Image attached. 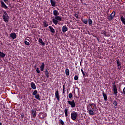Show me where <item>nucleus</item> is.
<instances>
[{"mask_svg": "<svg viewBox=\"0 0 125 125\" xmlns=\"http://www.w3.org/2000/svg\"><path fill=\"white\" fill-rule=\"evenodd\" d=\"M30 86L31 88H32V89H34V90H35L37 88V87L36 86V84H35V83L34 82H31Z\"/></svg>", "mask_w": 125, "mask_h": 125, "instance_id": "obj_13", "label": "nucleus"}, {"mask_svg": "<svg viewBox=\"0 0 125 125\" xmlns=\"http://www.w3.org/2000/svg\"><path fill=\"white\" fill-rule=\"evenodd\" d=\"M77 116H78V113L76 111H74L71 113V119L73 120V121L76 120V119H77Z\"/></svg>", "mask_w": 125, "mask_h": 125, "instance_id": "obj_5", "label": "nucleus"}, {"mask_svg": "<svg viewBox=\"0 0 125 125\" xmlns=\"http://www.w3.org/2000/svg\"><path fill=\"white\" fill-rule=\"evenodd\" d=\"M25 117V115L24 113H22L21 115V118L22 119V120H24L23 118Z\"/></svg>", "mask_w": 125, "mask_h": 125, "instance_id": "obj_38", "label": "nucleus"}, {"mask_svg": "<svg viewBox=\"0 0 125 125\" xmlns=\"http://www.w3.org/2000/svg\"><path fill=\"white\" fill-rule=\"evenodd\" d=\"M40 119H44V114L43 113H40L39 114Z\"/></svg>", "mask_w": 125, "mask_h": 125, "instance_id": "obj_26", "label": "nucleus"}, {"mask_svg": "<svg viewBox=\"0 0 125 125\" xmlns=\"http://www.w3.org/2000/svg\"><path fill=\"white\" fill-rule=\"evenodd\" d=\"M44 73L47 78H49V72H48V70H47V69H45Z\"/></svg>", "mask_w": 125, "mask_h": 125, "instance_id": "obj_20", "label": "nucleus"}, {"mask_svg": "<svg viewBox=\"0 0 125 125\" xmlns=\"http://www.w3.org/2000/svg\"><path fill=\"white\" fill-rule=\"evenodd\" d=\"M80 66L82 65V61L80 62Z\"/></svg>", "mask_w": 125, "mask_h": 125, "instance_id": "obj_46", "label": "nucleus"}, {"mask_svg": "<svg viewBox=\"0 0 125 125\" xmlns=\"http://www.w3.org/2000/svg\"><path fill=\"white\" fill-rule=\"evenodd\" d=\"M44 68H45V64H44V63L43 62L40 66V70L42 71H44Z\"/></svg>", "mask_w": 125, "mask_h": 125, "instance_id": "obj_15", "label": "nucleus"}, {"mask_svg": "<svg viewBox=\"0 0 125 125\" xmlns=\"http://www.w3.org/2000/svg\"><path fill=\"white\" fill-rule=\"evenodd\" d=\"M69 105L71 106V108H75L76 107V103H75V100H73L72 101H67Z\"/></svg>", "mask_w": 125, "mask_h": 125, "instance_id": "obj_6", "label": "nucleus"}, {"mask_svg": "<svg viewBox=\"0 0 125 125\" xmlns=\"http://www.w3.org/2000/svg\"><path fill=\"white\" fill-rule=\"evenodd\" d=\"M120 20L122 24H123V25H125V14L124 17L123 16L120 17Z\"/></svg>", "mask_w": 125, "mask_h": 125, "instance_id": "obj_12", "label": "nucleus"}, {"mask_svg": "<svg viewBox=\"0 0 125 125\" xmlns=\"http://www.w3.org/2000/svg\"><path fill=\"white\" fill-rule=\"evenodd\" d=\"M68 108H65L64 110V113L65 114V117H68Z\"/></svg>", "mask_w": 125, "mask_h": 125, "instance_id": "obj_31", "label": "nucleus"}, {"mask_svg": "<svg viewBox=\"0 0 125 125\" xmlns=\"http://www.w3.org/2000/svg\"><path fill=\"white\" fill-rule=\"evenodd\" d=\"M74 80L75 81H78V80H79V76L75 75L74 77Z\"/></svg>", "mask_w": 125, "mask_h": 125, "instance_id": "obj_37", "label": "nucleus"}, {"mask_svg": "<svg viewBox=\"0 0 125 125\" xmlns=\"http://www.w3.org/2000/svg\"><path fill=\"white\" fill-rule=\"evenodd\" d=\"M35 98L36 99H37L38 100H41V99L40 98V95L39 94H37V95H35Z\"/></svg>", "mask_w": 125, "mask_h": 125, "instance_id": "obj_28", "label": "nucleus"}, {"mask_svg": "<svg viewBox=\"0 0 125 125\" xmlns=\"http://www.w3.org/2000/svg\"><path fill=\"white\" fill-rule=\"evenodd\" d=\"M5 55H6V54H5L3 52L0 51V57H1L2 58H4V57H5Z\"/></svg>", "mask_w": 125, "mask_h": 125, "instance_id": "obj_21", "label": "nucleus"}, {"mask_svg": "<svg viewBox=\"0 0 125 125\" xmlns=\"http://www.w3.org/2000/svg\"><path fill=\"white\" fill-rule=\"evenodd\" d=\"M102 34L103 35H104V36H107V32H106L105 31H103L102 32Z\"/></svg>", "mask_w": 125, "mask_h": 125, "instance_id": "obj_34", "label": "nucleus"}, {"mask_svg": "<svg viewBox=\"0 0 125 125\" xmlns=\"http://www.w3.org/2000/svg\"><path fill=\"white\" fill-rule=\"evenodd\" d=\"M113 105L114 107H117V106H118V102H117V101L114 100L113 101Z\"/></svg>", "mask_w": 125, "mask_h": 125, "instance_id": "obj_30", "label": "nucleus"}, {"mask_svg": "<svg viewBox=\"0 0 125 125\" xmlns=\"http://www.w3.org/2000/svg\"><path fill=\"white\" fill-rule=\"evenodd\" d=\"M102 95L103 96L104 100H105V101H107L108 96H107V94H106V93L104 92V91H103Z\"/></svg>", "mask_w": 125, "mask_h": 125, "instance_id": "obj_9", "label": "nucleus"}, {"mask_svg": "<svg viewBox=\"0 0 125 125\" xmlns=\"http://www.w3.org/2000/svg\"><path fill=\"white\" fill-rule=\"evenodd\" d=\"M110 15H112V16H113V17L115 18V15H116V12L115 11L112 12V13L110 14Z\"/></svg>", "mask_w": 125, "mask_h": 125, "instance_id": "obj_33", "label": "nucleus"}, {"mask_svg": "<svg viewBox=\"0 0 125 125\" xmlns=\"http://www.w3.org/2000/svg\"><path fill=\"white\" fill-rule=\"evenodd\" d=\"M74 16H75L77 19H79V15H78V14L75 13V14H74Z\"/></svg>", "mask_w": 125, "mask_h": 125, "instance_id": "obj_41", "label": "nucleus"}, {"mask_svg": "<svg viewBox=\"0 0 125 125\" xmlns=\"http://www.w3.org/2000/svg\"><path fill=\"white\" fill-rule=\"evenodd\" d=\"M121 93H124L125 95V86L123 88V92H121Z\"/></svg>", "mask_w": 125, "mask_h": 125, "instance_id": "obj_42", "label": "nucleus"}, {"mask_svg": "<svg viewBox=\"0 0 125 125\" xmlns=\"http://www.w3.org/2000/svg\"><path fill=\"white\" fill-rule=\"evenodd\" d=\"M0 125H2V123L0 122Z\"/></svg>", "mask_w": 125, "mask_h": 125, "instance_id": "obj_45", "label": "nucleus"}, {"mask_svg": "<svg viewBox=\"0 0 125 125\" xmlns=\"http://www.w3.org/2000/svg\"><path fill=\"white\" fill-rule=\"evenodd\" d=\"M63 93H65V90H63Z\"/></svg>", "mask_w": 125, "mask_h": 125, "instance_id": "obj_47", "label": "nucleus"}, {"mask_svg": "<svg viewBox=\"0 0 125 125\" xmlns=\"http://www.w3.org/2000/svg\"><path fill=\"white\" fill-rule=\"evenodd\" d=\"M55 96L56 98L57 99L58 101H59V99L60 97H59V91H58V89H57L55 93Z\"/></svg>", "mask_w": 125, "mask_h": 125, "instance_id": "obj_10", "label": "nucleus"}, {"mask_svg": "<svg viewBox=\"0 0 125 125\" xmlns=\"http://www.w3.org/2000/svg\"><path fill=\"white\" fill-rule=\"evenodd\" d=\"M116 63L117 64V68L118 70L122 69V63L120 62V60L118 59L116 60Z\"/></svg>", "mask_w": 125, "mask_h": 125, "instance_id": "obj_7", "label": "nucleus"}, {"mask_svg": "<svg viewBox=\"0 0 125 125\" xmlns=\"http://www.w3.org/2000/svg\"><path fill=\"white\" fill-rule=\"evenodd\" d=\"M49 29H50V32H51V33L53 34H55V30L54 28H53V27H52V26H49Z\"/></svg>", "mask_w": 125, "mask_h": 125, "instance_id": "obj_19", "label": "nucleus"}, {"mask_svg": "<svg viewBox=\"0 0 125 125\" xmlns=\"http://www.w3.org/2000/svg\"><path fill=\"white\" fill-rule=\"evenodd\" d=\"M87 110L90 116H93L94 112H96V110H97L96 104L92 103H90L87 106Z\"/></svg>", "mask_w": 125, "mask_h": 125, "instance_id": "obj_1", "label": "nucleus"}, {"mask_svg": "<svg viewBox=\"0 0 125 125\" xmlns=\"http://www.w3.org/2000/svg\"><path fill=\"white\" fill-rule=\"evenodd\" d=\"M81 71L82 72V73L83 75L84 76H85V73H84V72L83 71V70L81 69Z\"/></svg>", "mask_w": 125, "mask_h": 125, "instance_id": "obj_40", "label": "nucleus"}, {"mask_svg": "<svg viewBox=\"0 0 125 125\" xmlns=\"http://www.w3.org/2000/svg\"><path fill=\"white\" fill-rule=\"evenodd\" d=\"M62 31L63 33H66L68 31V27L66 26H63L62 28Z\"/></svg>", "mask_w": 125, "mask_h": 125, "instance_id": "obj_18", "label": "nucleus"}, {"mask_svg": "<svg viewBox=\"0 0 125 125\" xmlns=\"http://www.w3.org/2000/svg\"><path fill=\"white\" fill-rule=\"evenodd\" d=\"M112 88L115 95L117 96L118 94V89H117V86H116V82H114L112 83Z\"/></svg>", "mask_w": 125, "mask_h": 125, "instance_id": "obj_4", "label": "nucleus"}, {"mask_svg": "<svg viewBox=\"0 0 125 125\" xmlns=\"http://www.w3.org/2000/svg\"><path fill=\"white\" fill-rule=\"evenodd\" d=\"M82 21L83 24H85L87 25V23H88V20L87 19H82Z\"/></svg>", "mask_w": 125, "mask_h": 125, "instance_id": "obj_16", "label": "nucleus"}, {"mask_svg": "<svg viewBox=\"0 0 125 125\" xmlns=\"http://www.w3.org/2000/svg\"><path fill=\"white\" fill-rule=\"evenodd\" d=\"M31 116L33 118H36L37 117V112L35 108L31 110Z\"/></svg>", "mask_w": 125, "mask_h": 125, "instance_id": "obj_8", "label": "nucleus"}, {"mask_svg": "<svg viewBox=\"0 0 125 125\" xmlns=\"http://www.w3.org/2000/svg\"><path fill=\"white\" fill-rule=\"evenodd\" d=\"M63 90H65V86H64V85H63Z\"/></svg>", "mask_w": 125, "mask_h": 125, "instance_id": "obj_44", "label": "nucleus"}, {"mask_svg": "<svg viewBox=\"0 0 125 125\" xmlns=\"http://www.w3.org/2000/svg\"><path fill=\"white\" fill-rule=\"evenodd\" d=\"M53 15H54V18L52 19V22L53 24L56 25H59L58 21H62V17L59 15V12L55 10L53 11Z\"/></svg>", "mask_w": 125, "mask_h": 125, "instance_id": "obj_2", "label": "nucleus"}, {"mask_svg": "<svg viewBox=\"0 0 125 125\" xmlns=\"http://www.w3.org/2000/svg\"><path fill=\"white\" fill-rule=\"evenodd\" d=\"M68 97L69 98H72L73 97V94H72V93L69 94Z\"/></svg>", "mask_w": 125, "mask_h": 125, "instance_id": "obj_39", "label": "nucleus"}, {"mask_svg": "<svg viewBox=\"0 0 125 125\" xmlns=\"http://www.w3.org/2000/svg\"><path fill=\"white\" fill-rule=\"evenodd\" d=\"M36 71L37 72V74H41V71H40L39 68H36Z\"/></svg>", "mask_w": 125, "mask_h": 125, "instance_id": "obj_35", "label": "nucleus"}, {"mask_svg": "<svg viewBox=\"0 0 125 125\" xmlns=\"http://www.w3.org/2000/svg\"><path fill=\"white\" fill-rule=\"evenodd\" d=\"M50 3L52 6L55 7V4H56L55 1H54L53 0H50Z\"/></svg>", "mask_w": 125, "mask_h": 125, "instance_id": "obj_23", "label": "nucleus"}, {"mask_svg": "<svg viewBox=\"0 0 125 125\" xmlns=\"http://www.w3.org/2000/svg\"><path fill=\"white\" fill-rule=\"evenodd\" d=\"M59 124H61V125H65V123L64 122V121H63L62 119H60L59 120Z\"/></svg>", "mask_w": 125, "mask_h": 125, "instance_id": "obj_27", "label": "nucleus"}, {"mask_svg": "<svg viewBox=\"0 0 125 125\" xmlns=\"http://www.w3.org/2000/svg\"><path fill=\"white\" fill-rule=\"evenodd\" d=\"M43 24L44 27H48V22L46 21H44Z\"/></svg>", "mask_w": 125, "mask_h": 125, "instance_id": "obj_22", "label": "nucleus"}, {"mask_svg": "<svg viewBox=\"0 0 125 125\" xmlns=\"http://www.w3.org/2000/svg\"><path fill=\"white\" fill-rule=\"evenodd\" d=\"M2 17L4 22L6 23H8V21H9V16H8V14H7L6 11L4 12Z\"/></svg>", "mask_w": 125, "mask_h": 125, "instance_id": "obj_3", "label": "nucleus"}, {"mask_svg": "<svg viewBox=\"0 0 125 125\" xmlns=\"http://www.w3.org/2000/svg\"><path fill=\"white\" fill-rule=\"evenodd\" d=\"M24 43L26 45H28V46L30 45V43L27 41H25L24 42Z\"/></svg>", "mask_w": 125, "mask_h": 125, "instance_id": "obj_36", "label": "nucleus"}, {"mask_svg": "<svg viewBox=\"0 0 125 125\" xmlns=\"http://www.w3.org/2000/svg\"><path fill=\"white\" fill-rule=\"evenodd\" d=\"M88 24L90 26H91V25H92V20H91L90 18H89L88 20Z\"/></svg>", "mask_w": 125, "mask_h": 125, "instance_id": "obj_29", "label": "nucleus"}, {"mask_svg": "<svg viewBox=\"0 0 125 125\" xmlns=\"http://www.w3.org/2000/svg\"><path fill=\"white\" fill-rule=\"evenodd\" d=\"M37 94H38V91L37 90H35L32 93V95H34L35 96Z\"/></svg>", "mask_w": 125, "mask_h": 125, "instance_id": "obj_32", "label": "nucleus"}, {"mask_svg": "<svg viewBox=\"0 0 125 125\" xmlns=\"http://www.w3.org/2000/svg\"><path fill=\"white\" fill-rule=\"evenodd\" d=\"M3 1L4 2H5V3H7V2H8V0H3Z\"/></svg>", "mask_w": 125, "mask_h": 125, "instance_id": "obj_43", "label": "nucleus"}, {"mask_svg": "<svg viewBox=\"0 0 125 125\" xmlns=\"http://www.w3.org/2000/svg\"><path fill=\"white\" fill-rule=\"evenodd\" d=\"M0 2L2 8H4V9H7V8H8V7L6 6L5 3H4V2L2 0L0 1Z\"/></svg>", "mask_w": 125, "mask_h": 125, "instance_id": "obj_11", "label": "nucleus"}, {"mask_svg": "<svg viewBox=\"0 0 125 125\" xmlns=\"http://www.w3.org/2000/svg\"><path fill=\"white\" fill-rule=\"evenodd\" d=\"M10 37H11L13 40H14V39H16V34L15 33H12L10 34Z\"/></svg>", "mask_w": 125, "mask_h": 125, "instance_id": "obj_17", "label": "nucleus"}, {"mask_svg": "<svg viewBox=\"0 0 125 125\" xmlns=\"http://www.w3.org/2000/svg\"><path fill=\"white\" fill-rule=\"evenodd\" d=\"M114 18H113V16H112V15H110V16H109L107 18L109 21H112V20H113L114 19Z\"/></svg>", "mask_w": 125, "mask_h": 125, "instance_id": "obj_24", "label": "nucleus"}, {"mask_svg": "<svg viewBox=\"0 0 125 125\" xmlns=\"http://www.w3.org/2000/svg\"><path fill=\"white\" fill-rule=\"evenodd\" d=\"M65 74L66 76H69L70 75V70L69 69L67 68L65 70Z\"/></svg>", "mask_w": 125, "mask_h": 125, "instance_id": "obj_25", "label": "nucleus"}, {"mask_svg": "<svg viewBox=\"0 0 125 125\" xmlns=\"http://www.w3.org/2000/svg\"><path fill=\"white\" fill-rule=\"evenodd\" d=\"M38 42H39V43H41V44H42V45H43V46L45 45V43H44V42H43V41H42V39L41 38H39L38 39Z\"/></svg>", "mask_w": 125, "mask_h": 125, "instance_id": "obj_14", "label": "nucleus"}]
</instances>
